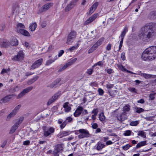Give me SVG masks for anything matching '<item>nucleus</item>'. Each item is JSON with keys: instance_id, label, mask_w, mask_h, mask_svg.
<instances>
[{"instance_id": "nucleus-1", "label": "nucleus", "mask_w": 156, "mask_h": 156, "mask_svg": "<svg viewBox=\"0 0 156 156\" xmlns=\"http://www.w3.org/2000/svg\"><path fill=\"white\" fill-rule=\"evenodd\" d=\"M155 26V23H149L142 27L138 36V38L145 41H147L150 39L154 38L156 35V32L153 29Z\"/></svg>"}, {"instance_id": "nucleus-2", "label": "nucleus", "mask_w": 156, "mask_h": 156, "mask_svg": "<svg viewBox=\"0 0 156 156\" xmlns=\"http://www.w3.org/2000/svg\"><path fill=\"white\" fill-rule=\"evenodd\" d=\"M142 59L144 61H151L156 59V46L147 48L143 52Z\"/></svg>"}, {"instance_id": "nucleus-3", "label": "nucleus", "mask_w": 156, "mask_h": 156, "mask_svg": "<svg viewBox=\"0 0 156 156\" xmlns=\"http://www.w3.org/2000/svg\"><path fill=\"white\" fill-rule=\"evenodd\" d=\"M76 35L77 33L76 31H71L68 35L66 43L68 44H71L76 38Z\"/></svg>"}, {"instance_id": "nucleus-4", "label": "nucleus", "mask_w": 156, "mask_h": 156, "mask_svg": "<svg viewBox=\"0 0 156 156\" xmlns=\"http://www.w3.org/2000/svg\"><path fill=\"white\" fill-rule=\"evenodd\" d=\"M80 134L78 136L79 139H83L88 137L90 136V134L89 131L84 129H80Z\"/></svg>"}, {"instance_id": "nucleus-5", "label": "nucleus", "mask_w": 156, "mask_h": 156, "mask_svg": "<svg viewBox=\"0 0 156 156\" xmlns=\"http://www.w3.org/2000/svg\"><path fill=\"white\" fill-rule=\"evenodd\" d=\"M53 3H48L43 5L41 8V9L38 11V13H40L43 12H45L48 10L51 7L53 6Z\"/></svg>"}, {"instance_id": "nucleus-6", "label": "nucleus", "mask_w": 156, "mask_h": 156, "mask_svg": "<svg viewBox=\"0 0 156 156\" xmlns=\"http://www.w3.org/2000/svg\"><path fill=\"white\" fill-rule=\"evenodd\" d=\"M33 88L32 86H30L27 87L26 89H24L18 96L17 97V98H19L23 96H24L26 94L29 92Z\"/></svg>"}, {"instance_id": "nucleus-7", "label": "nucleus", "mask_w": 156, "mask_h": 156, "mask_svg": "<svg viewBox=\"0 0 156 156\" xmlns=\"http://www.w3.org/2000/svg\"><path fill=\"white\" fill-rule=\"evenodd\" d=\"M43 60V59L42 58H41L36 61L31 66L30 69L31 70L34 69L38 67L41 64Z\"/></svg>"}, {"instance_id": "nucleus-8", "label": "nucleus", "mask_w": 156, "mask_h": 156, "mask_svg": "<svg viewBox=\"0 0 156 156\" xmlns=\"http://www.w3.org/2000/svg\"><path fill=\"white\" fill-rule=\"evenodd\" d=\"M98 16V13L94 14L91 16H90L89 18L84 22L85 25H87L90 23H91Z\"/></svg>"}, {"instance_id": "nucleus-9", "label": "nucleus", "mask_w": 156, "mask_h": 156, "mask_svg": "<svg viewBox=\"0 0 156 156\" xmlns=\"http://www.w3.org/2000/svg\"><path fill=\"white\" fill-rule=\"evenodd\" d=\"M24 57V54L23 51H19L17 55L14 56L13 59L16 61H20L23 59Z\"/></svg>"}, {"instance_id": "nucleus-10", "label": "nucleus", "mask_w": 156, "mask_h": 156, "mask_svg": "<svg viewBox=\"0 0 156 156\" xmlns=\"http://www.w3.org/2000/svg\"><path fill=\"white\" fill-rule=\"evenodd\" d=\"M62 150V147L61 145H58L55 147L53 154L55 156H58V153Z\"/></svg>"}, {"instance_id": "nucleus-11", "label": "nucleus", "mask_w": 156, "mask_h": 156, "mask_svg": "<svg viewBox=\"0 0 156 156\" xmlns=\"http://www.w3.org/2000/svg\"><path fill=\"white\" fill-rule=\"evenodd\" d=\"M98 5V2H95V3H94L90 7L89 11L88 13V14L89 15H90L92 13H93L96 9Z\"/></svg>"}, {"instance_id": "nucleus-12", "label": "nucleus", "mask_w": 156, "mask_h": 156, "mask_svg": "<svg viewBox=\"0 0 156 156\" xmlns=\"http://www.w3.org/2000/svg\"><path fill=\"white\" fill-rule=\"evenodd\" d=\"M83 111V108L81 106H78L73 113L74 116L75 117L79 116L81 115Z\"/></svg>"}, {"instance_id": "nucleus-13", "label": "nucleus", "mask_w": 156, "mask_h": 156, "mask_svg": "<svg viewBox=\"0 0 156 156\" xmlns=\"http://www.w3.org/2000/svg\"><path fill=\"white\" fill-rule=\"evenodd\" d=\"M55 131L54 128L53 127H51L49 129L45 130L44 131V135L46 137L48 136L49 135L51 134Z\"/></svg>"}, {"instance_id": "nucleus-14", "label": "nucleus", "mask_w": 156, "mask_h": 156, "mask_svg": "<svg viewBox=\"0 0 156 156\" xmlns=\"http://www.w3.org/2000/svg\"><path fill=\"white\" fill-rule=\"evenodd\" d=\"M60 94L61 93L59 92H58L55 94L52 97V98L49 100L48 102V105H50L55 100L57 99L58 98L59 96L60 95Z\"/></svg>"}, {"instance_id": "nucleus-15", "label": "nucleus", "mask_w": 156, "mask_h": 156, "mask_svg": "<svg viewBox=\"0 0 156 156\" xmlns=\"http://www.w3.org/2000/svg\"><path fill=\"white\" fill-rule=\"evenodd\" d=\"M126 113L123 112L121 114H118L117 116L118 120L120 121H122L125 120L127 119V117L126 116Z\"/></svg>"}, {"instance_id": "nucleus-16", "label": "nucleus", "mask_w": 156, "mask_h": 156, "mask_svg": "<svg viewBox=\"0 0 156 156\" xmlns=\"http://www.w3.org/2000/svg\"><path fill=\"white\" fill-rule=\"evenodd\" d=\"M72 133L71 132L69 131H63L60 132L58 134V136L60 138L68 136Z\"/></svg>"}, {"instance_id": "nucleus-17", "label": "nucleus", "mask_w": 156, "mask_h": 156, "mask_svg": "<svg viewBox=\"0 0 156 156\" xmlns=\"http://www.w3.org/2000/svg\"><path fill=\"white\" fill-rule=\"evenodd\" d=\"M61 79L58 78L56 79L53 83L48 85V87L51 88H53L56 87V86L61 81Z\"/></svg>"}, {"instance_id": "nucleus-18", "label": "nucleus", "mask_w": 156, "mask_h": 156, "mask_svg": "<svg viewBox=\"0 0 156 156\" xmlns=\"http://www.w3.org/2000/svg\"><path fill=\"white\" fill-rule=\"evenodd\" d=\"M24 28L25 26L22 23H19L16 25L17 32L18 33Z\"/></svg>"}, {"instance_id": "nucleus-19", "label": "nucleus", "mask_w": 156, "mask_h": 156, "mask_svg": "<svg viewBox=\"0 0 156 156\" xmlns=\"http://www.w3.org/2000/svg\"><path fill=\"white\" fill-rule=\"evenodd\" d=\"M98 112V110L97 108H95L93 109L91 112V113L93 114L92 115V119L94 120L96 119V116L97 115Z\"/></svg>"}, {"instance_id": "nucleus-20", "label": "nucleus", "mask_w": 156, "mask_h": 156, "mask_svg": "<svg viewBox=\"0 0 156 156\" xmlns=\"http://www.w3.org/2000/svg\"><path fill=\"white\" fill-rule=\"evenodd\" d=\"M63 107L64 108L65 111L66 112H69L71 109V107L69 105V103L68 102L64 103Z\"/></svg>"}, {"instance_id": "nucleus-21", "label": "nucleus", "mask_w": 156, "mask_h": 156, "mask_svg": "<svg viewBox=\"0 0 156 156\" xmlns=\"http://www.w3.org/2000/svg\"><path fill=\"white\" fill-rule=\"evenodd\" d=\"M96 149L98 151H101L104 148L105 145L101 142H98L97 144Z\"/></svg>"}, {"instance_id": "nucleus-22", "label": "nucleus", "mask_w": 156, "mask_h": 156, "mask_svg": "<svg viewBox=\"0 0 156 156\" xmlns=\"http://www.w3.org/2000/svg\"><path fill=\"white\" fill-rule=\"evenodd\" d=\"M11 44L12 46H16L18 44V41L17 40L15 37H12L11 41Z\"/></svg>"}, {"instance_id": "nucleus-23", "label": "nucleus", "mask_w": 156, "mask_h": 156, "mask_svg": "<svg viewBox=\"0 0 156 156\" xmlns=\"http://www.w3.org/2000/svg\"><path fill=\"white\" fill-rule=\"evenodd\" d=\"M38 78V76H35L33 78L29 80H28L27 82V83L28 85H30L35 81H36Z\"/></svg>"}, {"instance_id": "nucleus-24", "label": "nucleus", "mask_w": 156, "mask_h": 156, "mask_svg": "<svg viewBox=\"0 0 156 156\" xmlns=\"http://www.w3.org/2000/svg\"><path fill=\"white\" fill-rule=\"evenodd\" d=\"M58 59L57 56L56 55L54 58L48 60L47 61L46 63V65L49 66L52 63L54 62Z\"/></svg>"}, {"instance_id": "nucleus-25", "label": "nucleus", "mask_w": 156, "mask_h": 156, "mask_svg": "<svg viewBox=\"0 0 156 156\" xmlns=\"http://www.w3.org/2000/svg\"><path fill=\"white\" fill-rule=\"evenodd\" d=\"M37 27V24L35 23H32L30 24L29 29L32 31H34Z\"/></svg>"}, {"instance_id": "nucleus-26", "label": "nucleus", "mask_w": 156, "mask_h": 156, "mask_svg": "<svg viewBox=\"0 0 156 156\" xmlns=\"http://www.w3.org/2000/svg\"><path fill=\"white\" fill-rule=\"evenodd\" d=\"M128 31V28L126 27H125L123 31L122 32V33L120 35V36L119 37V38H120L121 39H122V40L124 39V36H125L126 33Z\"/></svg>"}, {"instance_id": "nucleus-27", "label": "nucleus", "mask_w": 156, "mask_h": 156, "mask_svg": "<svg viewBox=\"0 0 156 156\" xmlns=\"http://www.w3.org/2000/svg\"><path fill=\"white\" fill-rule=\"evenodd\" d=\"M10 45L9 42L6 40H4L1 43V46L3 47L6 48L9 46Z\"/></svg>"}, {"instance_id": "nucleus-28", "label": "nucleus", "mask_w": 156, "mask_h": 156, "mask_svg": "<svg viewBox=\"0 0 156 156\" xmlns=\"http://www.w3.org/2000/svg\"><path fill=\"white\" fill-rule=\"evenodd\" d=\"M74 5L73 2H71L66 7L65 10L66 12H68L72 9L74 6Z\"/></svg>"}, {"instance_id": "nucleus-29", "label": "nucleus", "mask_w": 156, "mask_h": 156, "mask_svg": "<svg viewBox=\"0 0 156 156\" xmlns=\"http://www.w3.org/2000/svg\"><path fill=\"white\" fill-rule=\"evenodd\" d=\"M104 38L103 37H101L94 44L97 48L102 44V42L104 41Z\"/></svg>"}, {"instance_id": "nucleus-30", "label": "nucleus", "mask_w": 156, "mask_h": 156, "mask_svg": "<svg viewBox=\"0 0 156 156\" xmlns=\"http://www.w3.org/2000/svg\"><path fill=\"white\" fill-rule=\"evenodd\" d=\"M11 97L10 96H7L3 98H2L0 100V103H5L8 101L9 100L11 99Z\"/></svg>"}, {"instance_id": "nucleus-31", "label": "nucleus", "mask_w": 156, "mask_h": 156, "mask_svg": "<svg viewBox=\"0 0 156 156\" xmlns=\"http://www.w3.org/2000/svg\"><path fill=\"white\" fill-rule=\"evenodd\" d=\"M147 144V141H141L138 143L136 145V147L137 148H140V147L146 145Z\"/></svg>"}, {"instance_id": "nucleus-32", "label": "nucleus", "mask_w": 156, "mask_h": 156, "mask_svg": "<svg viewBox=\"0 0 156 156\" xmlns=\"http://www.w3.org/2000/svg\"><path fill=\"white\" fill-rule=\"evenodd\" d=\"M80 46L79 44H77L76 45H74L69 48L68 50L70 52H73L74 50H76Z\"/></svg>"}, {"instance_id": "nucleus-33", "label": "nucleus", "mask_w": 156, "mask_h": 156, "mask_svg": "<svg viewBox=\"0 0 156 156\" xmlns=\"http://www.w3.org/2000/svg\"><path fill=\"white\" fill-rule=\"evenodd\" d=\"M99 119L100 120L103 122L105 119V117L103 112H101L99 114Z\"/></svg>"}, {"instance_id": "nucleus-34", "label": "nucleus", "mask_w": 156, "mask_h": 156, "mask_svg": "<svg viewBox=\"0 0 156 156\" xmlns=\"http://www.w3.org/2000/svg\"><path fill=\"white\" fill-rule=\"evenodd\" d=\"M19 33H20L22 34L25 36L29 37L30 36V34L29 32L26 30L24 29H23L22 30H21V31Z\"/></svg>"}, {"instance_id": "nucleus-35", "label": "nucleus", "mask_w": 156, "mask_h": 156, "mask_svg": "<svg viewBox=\"0 0 156 156\" xmlns=\"http://www.w3.org/2000/svg\"><path fill=\"white\" fill-rule=\"evenodd\" d=\"M20 89V87L19 86H16L12 88L9 90L11 92H14L18 91Z\"/></svg>"}, {"instance_id": "nucleus-36", "label": "nucleus", "mask_w": 156, "mask_h": 156, "mask_svg": "<svg viewBox=\"0 0 156 156\" xmlns=\"http://www.w3.org/2000/svg\"><path fill=\"white\" fill-rule=\"evenodd\" d=\"M16 114L13 110L8 115L6 118L7 121L9 120L10 119L15 116Z\"/></svg>"}, {"instance_id": "nucleus-37", "label": "nucleus", "mask_w": 156, "mask_h": 156, "mask_svg": "<svg viewBox=\"0 0 156 156\" xmlns=\"http://www.w3.org/2000/svg\"><path fill=\"white\" fill-rule=\"evenodd\" d=\"M137 135L143 138L146 137V133L144 131H139L138 132Z\"/></svg>"}, {"instance_id": "nucleus-38", "label": "nucleus", "mask_w": 156, "mask_h": 156, "mask_svg": "<svg viewBox=\"0 0 156 156\" xmlns=\"http://www.w3.org/2000/svg\"><path fill=\"white\" fill-rule=\"evenodd\" d=\"M130 110V106L127 104L124 106L123 108V112L126 113Z\"/></svg>"}, {"instance_id": "nucleus-39", "label": "nucleus", "mask_w": 156, "mask_h": 156, "mask_svg": "<svg viewBox=\"0 0 156 156\" xmlns=\"http://www.w3.org/2000/svg\"><path fill=\"white\" fill-rule=\"evenodd\" d=\"M136 112V113H140L144 111V109L142 108L136 107L135 108Z\"/></svg>"}, {"instance_id": "nucleus-40", "label": "nucleus", "mask_w": 156, "mask_h": 156, "mask_svg": "<svg viewBox=\"0 0 156 156\" xmlns=\"http://www.w3.org/2000/svg\"><path fill=\"white\" fill-rule=\"evenodd\" d=\"M18 127H17V126L15 125H14L11 128L10 131H9V133L12 134L17 129Z\"/></svg>"}, {"instance_id": "nucleus-41", "label": "nucleus", "mask_w": 156, "mask_h": 156, "mask_svg": "<svg viewBox=\"0 0 156 156\" xmlns=\"http://www.w3.org/2000/svg\"><path fill=\"white\" fill-rule=\"evenodd\" d=\"M70 66L68 63L67 62L59 69V71H62L66 69L67 67H69Z\"/></svg>"}, {"instance_id": "nucleus-42", "label": "nucleus", "mask_w": 156, "mask_h": 156, "mask_svg": "<svg viewBox=\"0 0 156 156\" xmlns=\"http://www.w3.org/2000/svg\"><path fill=\"white\" fill-rule=\"evenodd\" d=\"M117 66L119 69L122 71L125 72L126 71V69L121 64H118Z\"/></svg>"}, {"instance_id": "nucleus-43", "label": "nucleus", "mask_w": 156, "mask_h": 156, "mask_svg": "<svg viewBox=\"0 0 156 156\" xmlns=\"http://www.w3.org/2000/svg\"><path fill=\"white\" fill-rule=\"evenodd\" d=\"M98 48L94 44L88 51V53H90L96 49Z\"/></svg>"}, {"instance_id": "nucleus-44", "label": "nucleus", "mask_w": 156, "mask_h": 156, "mask_svg": "<svg viewBox=\"0 0 156 156\" xmlns=\"http://www.w3.org/2000/svg\"><path fill=\"white\" fill-rule=\"evenodd\" d=\"M73 121V119L72 117H68L66 118L65 121L67 124H68L72 122Z\"/></svg>"}, {"instance_id": "nucleus-45", "label": "nucleus", "mask_w": 156, "mask_h": 156, "mask_svg": "<svg viewBox=\"0 0 156 156\" xmlns=\"http://www.w3.org/2000/svg\"><path fill=\"white\" fill-rule=\"evenodd\" d=\"M129 90L132 93L135 94H137V90L135 88L133 87H129L128 88Z\"/></svg>"}, {"instance_id": "nucleus-46", "label": "nucleus", "mask_w": 156, "mask_h": 156, "mask_svg": "<svg viewBox=\"0 0 156 156\" xmlns=\"http://www.w3.org/2000/svg\"><path fill=\"white\" fill-rule=\"evenodd\" d=\"M156 94V93L152 92L149 95V100H153L154 99V96Z\"/></svg>"}, {"instance_id": "nucleus-47", "label": "nucleus", "mask_w": 156, "mask_h": 156, "mask_svg": "<svg viewBox=\"0 0 156 156\" xmlns=\"http://www.w3.org/2000/svg\"><path fill=\"white\" fill-rule=\"evenodd\" d=\"M23 117L20 118L19 120L17 121L16 123L15 124V125L17 126V127H18L19 125H20L23 121Z\"/></svg>"}, {"instance_id": "nucleus-48", "label": "nucleus", "mask_w": 156, "mask_h": 156, "mask_svg": "<svg viewBox=\"0 0 156 156\" xmlns=\"http://www.w3.org/2000/svg\"><path fill=\"white\" fill-rule=\"evenodd\" d=\"M77 58H72L68 62L69 64L70 65V66L72 65V64H73L77 60Z\"/></svg>"}, {"instance_id": "nucleus-49", "label": "nucleus", "mask_w": 156, "mask_h": 156, "mask_svg": "<svg viewBox=\"0 0 156 156\" xmlns=\"http://www.w3.org/2000/svg\"><path fill=\"white\" fill-rule=\"evenodd\" d=\"M21 105H18L13 110L15 112H16V114L17 112L21 108Z\"/></svg>"}, {"instance_id": "nucleus-50", "label": "nucleus", "mask_w": 156, "mask_h": 156, "mask_svg": "<svg viewBox=\"0 0 156 156\" xmlns=\"http://www.w3.org/2000/svg\"><path fill=\"white\" fill-rule=\"evenodd\" d=\"M9 71H10V69H2L1 73L2 74H3L5 73H8Z\"/></svg>"}, {"instance_id": "nucleus-51", "label": "nucleus", "mask_w": 156, "mask_h": 156, "mask_svg": "<svg viewBox=\"0 0 156 156\" xmlns=\"http://www.w3.org/2000/svg\"><path fill=\"white\" fill-rule=\"evenodd\" d=\"M142 76L144 77L146 79H148L151 77V75L150 74L143 73L142 74Z\"/></svg>"}, {"instance_id": "nucleus-52", "label": "nucleus", "mask_w": 156, "mask_h": 156, "mask_svg": "<svg viewBox=\"0 0 156 156\" xmlns=\"http://www.w3.org/2000/svg\"><path fill=\"white\" fill-rule=\"evenodd\" d=\"M109 93V94L112 97H113L115 95V93L116 92V90H114V91H109L108 90Z\"/></svg>"}, {"instance_id": "nucleus-53", "label": "nucleus", "mask_w": 156, "mask_h": 156, "mask_svg": "<svg viewBox=\"0 0 156 156\" xmlns=\"http://www.w3.org/2000/svg\"><path fill=\"white\" fill-rule=\"evenodd\" d=\"M131 147V146L129 144H127L123 146L122 148L123 149L126 151L128 150Z\"/></svg>"}, {"instance_id": "nucleus-54", "label": "nucleus", "mask_w": 156, "mask_h": 156, "mask_svg": "<svg viewBox=\"0 0 156 156\" xmlns=\"http://www.w3.org/2000/svg\"><path fill=\"white\" fill-rule=\"evenodd\" d=\"M131 130H128L125 131V132L124 133L123 135L125 136H129L131 135Z\"/></svg>"}, {"instance_id": "nucleus-55", "label": "nucleus", "mask_w": 156, "mask_h": 156, "mask_svg": "<svg viewBox=\"0 0 156 156\" xmlns=\"http://www.w3.org/2000/svg\"><path fill=\"white\" fill-rule=\"evenodd\" d=\"M92 127L93 129H96L98 127V125L97 123L92 122L91 123Z\"/></svg>"}, {"instance_id": "nucleus-56", "label": "nucleus", "mask_w": 156, "mask_h": 156, "mask_svg": "<svg viewBox=\"0 0 156 156\" xmlns=\"http://www.w3.org/2000/svg\"><path fill=\"white\" fill-rule=\"evenodd\" d=\"M139 124L138 121H132L131 122L130 125L131 126H136Z\"/></svg>"}, {"instance_id": "nucleus-57", "label": "nucleus", "mask_w": 156, "mask_h": 156, "mask_svg": "<svg viewBox=\"0 0 156 156\" xmlns=\"http://www.w3.org/2000/svg\"><path fill=\"white\" fill-rule=\"evenodd\" d=\"M98 92L99 95L101 96L103 95L104 91L102 89L100 88H99L98 90Z\"/></svg>"}, {"instance_id": "nucleus-58", "label": "nucleus", "mask_w": 156, "mask_h": 156, "mask_svg": "<svg viewBox=\"0 0 156 156\" xmlns=\"http://www.w3.org/2000/svg\"><path fill=\"white\" fill-rule=\"evenodd\" d=\"M114 86V84L108 83L106 85V87L108 89H109L112 88Z\"/></svg>"}, {"instance_id": "nucleus-59", "label": "nucleus", "mask_w": 156, "mask_h": 156, "mask_svg": "<svg viewBox=\"0 0 156 156\" xmlns=\"http://www.w3.org/2000/svg\"><path fill=\"white\" fill-rule=\"evenodd\" d=\"M93 68L92 69H88L86 71V73L90 75L93 72Z\"/></svg>"}, {"instance_id": "nucleus-60", "label": "nucleus", "mask_w": 156, "mask_h": 156, "mask_svg": "<svg viewBox=\"0 0 156 156\" xmlns=\"http://www.w3.org/2000/svg\"><path fill=\"white\" fill-rule=\"evenodd\" d=\"M64 51L63 50H60L58 52V57H59L61 56L64 53Z\"/></svg>"}, {"instance_id": "nucleus-61", "label": "nucleus", "mask_w": 156, "mask_h": 156, "mask_svg": "<svg viewBox=\"0 0 156 156\" xmlns=\"http://www.w3.org/2000/svg\"><path fill=\"white\" fill-rule=\"evenodd\" d=\"M54 49V46L52 45H51L48 47V51H52Z\"/></svg>"}, {"instance_id": "nucleus-62", "label": "nucleus", "mask_w": 156, "mask_h": 156, "mask_svg": "<svg viewBox=\"0 0 156 156\" xmlns=\"http://www.w3.org/2000/svg\"><path fill=\"white\" fill-rule=\"evenodd\" d=\"M23 44L27 48H29L30 47L29 44L27 42H25L24 43H23Z\"/></svg>"}, {"instance_id": "nucleus-63", "label": "nucleus", "mask_w": 156, "mask_h": 156, "mask_svg": "<svg viewBox=\"0 0 156 156\" xmlns=\"http://www.w3.org/2000/svg\"><path fill=\"white\" fill-rule=\"evenodd\" d=\"M67 124L64 121L62 124L60 125V127L61 129H62L64 128Z\"/></svg>"}, {"instance_id": "nucleus-64", "label": "nucleus", "mask_w": 156, "mask_h": 156, "mask_svg": "<svg viewBox=\"0 0 156 156\" xmlns=\"http://www.w3.org/2000/svg\"><path fill=\"white\" fill-rule=\"evenodd\" d=\"M121 58L124 61L126 59V57L125 56V53L124 52H123L121 54Z\"/></svg>"}]
</instances>
